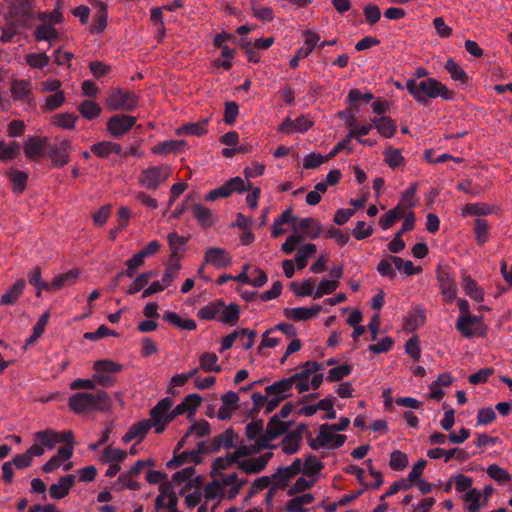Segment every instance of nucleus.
<instances>
[{"mask_svg": "<svg viewBox=\"0 0 512 512\" xmlns=\"http://www.w3.org/2000/svg\"><path fill=\"white\" fill-rule=\"evenodd\" d=\"M476 241L482 245L488 240L489 224L485 219L477 218L474 224Z\"/></svg>", "mask_w": 512, "mask_h": 512, "instance_id": "obj_59", "label": "nucleus"}, {"mask_svg": "<svg viewBox=\"0 0 512 512\" xmlns=\"http://www.w3.org/2000/svg\"><path fill=\"white\" fill-rule=\"evenodd\" d=\"M125 265L127 268L123 270V272L126 274V277L133 278L137 270L144 265V259H142L138 253H136L133 257L125 262Z\"/></svg>", "mask_w": 512, "mask_h": 512, "instance_id": "obj_63", "label": "nucleus"}, {"mask_svg": "<svg viewBox=\"0 0 512 512\" xmlns=\"http://www.w3.org/2000/svg\"><path fill=\"white\" fill-rule=\"evenodd\" d=\"M9 181L12 184V190L16 194H21L26 189L28 174L24 171L11 168L6 173Z\"/></svg>", "mask_w": 512, "mask_h": 512, "instance_id": "obj_26", "label": "nucleus"}, {"mask_svg": "<svg viewBox=\"0 0 512 512\" xmlns=\"http://www.w3.org/2000/svg\"><path fill=\"white\" fill-rule=\"evenodd\" d=\"M190 209L193 216L202 227L207 228L213 225L214 219L210 209L200 203L191 204Z\"/></svg>", "mask_w": 512, "mask_h": 512, "instance_id": "obj_29", "label": "nucleus"}, {"mask_svg": "<svg viewBox=\"0 0 512 512\" xmlns=\"http://www.w3.org/2000/svg\"><path fill=\"white\" fill-rule=\"evenodd\" d=\"M322 310V307L315 304L312 307H295L285 308L283 310L284 316L294 321H307L317 316Z\"/></svg>", "mask_w": 512, "mask_h": 512, "instance_id": "obj_16", "label": "nucleus"}, {"mask_svg": "<svg viewBox=\"0 0 512 512\" xmlns=\"http://www.w3.org/2000/svg\"><path fill=\"white\" fill-rule=\"evenodd\" d=\"M246 190L244 180L239 177H233L227 182H225L220 187L211 190L206 196V201H215L219 198H227L232 195L234 192L242 193Z\"/></svg>", "mask_w": 512, "mask_h": 512, "instance_id": "obj_8", "label": "nucleus"}, {"mask_svg": "<svg viewBox=\"0 0 512 512\" xmlns=\"http://www.w3.org/2000/svg\"><path fill=\"white\" fill-rule=\"evenodd\" d=\"M34 37L36 41H47L52 44L53 41L59 39V32L51 24L38 25L34 31Z\"/></svg>", "mask_w": 512, "mask_h": 512, "instance_id": "obj_31", "label": "nucleus"}, {"mask_svg": "<svg viewBox=\"0 0 512 512\" xmlns=\"http://www.w3.org/2000/svg\"><path fill=\"white\" fill-rule=\"evenodd\" d=\"M233 453H228L225 457H217L212 463V474L221 475V472L233 464L238 465Z\"/></svg>", "mask_w": 512, "mask_h": 512, "instance_id": "obj_50", "label": "nucleus"}, {"mask_svg": "<svg viewBox=\"0 0 512 512\" xmlns=\"http://www.w3.org/2000/svg\"><path fill=\"white\" fill-rule=\"evenodd\" d=\"M80 114L88 119L93 120L101 114V107L94 101L85 100L78 106Z\"/></svg>", "mask_w": 512, "mask_h": 512, "instance_id": "obj_45", "label": "nucleus"}, {"mask_svg": "<svg viewBox=\"0 0 512 512\" xmlns=\"http://www.w3.org/2000/svg\"><path fill=\"white\" fill-rule=\"evenodd\" d=\"M306 430L307 425L301 423L295 430L288 432L281 442L282 451L287 455L297 453L302 441L303 433Z\"/></svg>", "mask_w": 512, "mask_h": 512, "instance_id": "obj_12", "label": "nucleus"}, {"mask_svg": "<svg viewBox=\"0 0 512 512\" xmlns=\"http://www.w3.org/2000/svg\"><path fill=\"white\" fill-rule=\"evenodd\" d=\"M49 56L45 53H32L26 56L27 64L32 68L43 69L49 63Z\"/></svg>", "mask_w": 512, "mask_h": 512, "instance_id": "obj_61", "label": "nucleus"}, {"mask_svg": "<svg viewBox=\"0 0 512 512\" xmlns=\"http://www.w3.org/2000/svg\"><path fill=\"white\" fill-rule=\"evenodd\" d=\"M339 286L338 281H331L328 279H322L313 294L314 299H319L326 294H331Z\"/></svg>", "mask_w": 512, "mask_h": 512, "instance_id": "obj_60", "label": "nucleus"}, {"mask_svg": "<svg viewBox=\"0 0 512 512\" xmlns=\"http://www.w3.org/2000/svg\"><path fill=\"white\" fill-rule=\"evenodd\" d=\"M91 151L100 158H107L110 154H120L121 145L111 141H101L91 146Z\"/></svg>", "mask_w": 512, "mask_h": 512, "instance_id": "obj_28", "label": "nucleus"}, {"mask_svg": "<svg viewBox=\"0 0 512 512\" xmlns=\"http://www.w3.org/2000/svg\"><path fill=\"white\" fill-rule=\"evenodd\" d=\"M35 441L48 449H53L60 442V435L52 429L38 431L34 435Z\"/></svg>", "mask_w": 512, "mask_h": 512, "instance_id": "obj_33", "label": "nucleus"}, {"mask_svg": "<svg viewBox=\"0 0 512 512\" xmlns=\"http://www.w3.org/2000/svg\"><path fill=\"white\" fill-rule=\"evenodd\" d=\"M170 175L168 166H151L144 169L139 177V183L149 190H156Z\"/></svg>", "mask_w": 512, "mask_h": 512, "instance_id": "obj_6", "label": "nucleus"}, {"mask_svg": "<svg viewBox=\"0 0 512 512\" xmlns=\"http://www.w3.org/2000/svg\"><path fill=\"white\" fill-rule=\"evenodd\" d=\"M220 321L231 326L235 325L240 316V308L237 304L231 303L229 306L224 304L223 310L220 312Z\"/></svg>", "mask_w": 512, "mask_h": 512, "instance_id": "obj_44", "label": "nucleus"}, {"mask_svg": "<svg viewBox=\"0 0 512 512\" xmlns=\"http://www.w3.org/2000/svg\"><path fill=\"white\" fill-rule=\"evenodd\" d=\"M416 192H417V185L413 184L402 193L398 205H401V208L405 212H406V210L411 211V209L416 206V201H415Z\"/></svg>", "mask_w": 512, "mask_h": 512, "instance_id": "obj_51", "label": "nucleus"}, {"mask_svg": "<svg viewBox=\"0 0 512 512\" xmlns=\"http://www.w3.org/2000/svg\"><path fill=\"white\" fill-rule=\"evenodd\" d=\"M236 438V434L232 428L226 429L220 435L212 438L210 440L211 449L213 453H217L221 450V448L231 449L234 447V440Z\"/></svg>", "mask_w": 512, "mask_h": 512, "instance_id": "obj_22", "label": "nucleus"}, {"mask_svg": "<svg viewBox=\"0 0 512 512\" xmlns=\"http://www.w3.org/2000/svg\"><path fill=\"white\" fill-rule=\"evenodd\" d=\"M352 370V366L347 364L333 367L328 371L327 381L338 382L342 380L344 377L350 375Z\"/></svg>", "mask_w": 512, "mask_h": 512, "instance_id": "obj_54", "label": "nucleus"}, {"mask_svg": "<svg viewBox=\"0 0 512 512\" xmlns=\"http://www.w3.org/2000/svg\"><path fill=\"white\" fill-rule=\"evenodd\" d=\"M105 103L112 111H133L138 105V97L129 90L114 88L109 91Z\"/></svg>", "mask_w": 512, "mask_h": 512, "instance_id": "obj_3", "label": "nucleus"}, {"mask_svg": "<svg viewBox=\"0 0 512 512\" xmlns=\"http://www.w3.org/2000/svg\"><path fill=\"white\" fill-rule=\"evenodd\" d=\"M20 154V145L16 141H11L8 144L0 140V160L3 162L13 160Z\"/></svg>", "mask_w": 512, "mask_h": 512, "instance_id": "obj_42", "label": "nucleus"}, {"mask_svg": "<svg viewBox=\"0 0 512 512\" xmlns=\"http://www.w3.org/2000/svg\"><path fill=\"white\" fill-rule=\"evenodd\" d=\"M28 281L30 285L37 289V296L40 295L41 290H50V283L41 279V271L39 268H35L28 273Z\"/></svg>", "mask_w": 512, "mask_h": 512, "instance_id": "obj_56", "label": "nucleus"}, {"mask_svg": "<svg viewBox=\"0 0 512 512\" xmlns=\"http://www.w3.org/2000/svg\"><path fill=\"white\" fill-rule=\"evenodd\" d=\"M444 67L454 81H459L461 84H466L468 82L469 78L467 73L454 61L453 58H449Z\"/></svg>", "mask_w": 512, "mask_h": 512, "instance_id": "obj_41", "label": "nucleus"}, {"mask_svg": "<svg viewBox=\"0 0 512 512\" xmlns=\"http://www.w3.org/2000/svg\"><path fill=\"white\" fill-rule=\"evenodd\" d=\"M201 462L202 457L192 452V450H189L174 454L173 458L166 463V466L169 469H175L184 465L185 463H194L195 465H198Z\"/></svg>", "mask_w": 512, "mask_h": 512, "instance_id": "obj_25", "label": "nucleus"}, {"mask_svg": "<svg viewBox=\"0 0 512 512\" xmlns=\"http://www.w3.org/2000/svg\"><path fill=\"white\" fill-rule=\"evenodd\" d=\"M75 484V476L73 474H68L61 477L57 483H54L49 488V495L51 498L59 500L66 497L70 489Z\"/></svg>", "mask_w": 512, "mask_h": 512, "instance_id": "obj_17", "label": "nucleus"}, {"mask_svg": "<svg viewBox=\"0 0 512 512\" xmlns=\"http://www.w3.org/2000/svg\"><path fill=\"white\" fill-rule=\"evenodd\" d=\"M420 90L424 98H437L441 97L446 101H452L455 98V93L449 90L444 84L434 78H427L420 81ZM428 101V99H426Z\"/></svg>", "mask_w": 512, "mask_h": 512, "instance_id": "obj_7", "label": "nucleus"}, {"mask_svg": "<svg viewBox=\"0 0 512 512\" xmlns=\"http://www.w3.org/2000/svg\"><path fill=\"white\" fill-rule=\"evenodd\" d=\"M173 405V400L170 397L161 399L151 410L150 416L151 424L155 427V432L160 434L164 432L166 425L169 422L165 421L163 414H165Z\"/></svg>", "mask_w": 512, "mask_h": 512, "instance_id": "obj_11", "label": "nucleus"}, {"mask_svg": "<svg viewBox=\"0 0 512 512\" xmlns=\"http://www.w3.org/2000/svg\"><path fill=\"white\" fill-rule=\"evenodd\" d=\"M11 94L15 100H25L31 95V82L29 80H14L11 85Z\"/></svg>", "mask_w": 512, "mask_h": 512, "instance_id": "obj_34", "label": "nucleus"}, {"mask_svg": "<svg viewBox=\"0 0 512 512\" xmlns=\"http://www.w3.org/2000/svg\"><path fill=\"white\" fill-rule=\"evenodd\" d=\"M169 247L171 250L170 260H179V252L184 250L185 244L188 242L187 237L178 235L177 232H171L167 236Z\"/></svg>", "mask_w": 512, "mask_h": 512, "instance_id": "obj_32", "label": "nucleus"}, {"mask_svg": "<svg viewBox=\"0 0 512 512\" xmlns=\"http://www.w3.org/2000/svg\"><path fill=\"white\" fill-rule=\"evenodd\" d=\"M272 457V452H266L257 458H250L239 461L238 468L247 474H258L266 468Z\"/></svg>", "mask_w": 512, "mask_h": 512, "instance_id": "obj_14", "label": "nucleus"}, {"mask_svg": "<svg viewBox=\"0 0 512 512\" xmlns=\"http://www.w3.org/2000/svg\"><path fill=\"white\" fill-rule=\"evenodd\" d=\"M136 123V117L127 114H116L107 121V131L114 138L127 133Z\"/></svg>", "mask_w": 512, "mask_h": 512, "instance_id": "obj_10", "label": "nucleus"}, {"mask_svg": "<svg viewBox=\"0 0 512 512\" xmlns=\"http://www.w3.org/2000/svg\"><path fill=\"white\" fill-rule=\"evenodd\" d=\"M8 28L3 30L4 39L11 40L16 33V28L29 29L33 25V0H16L10 6L8 17Z\"/></svg>", "mask_w": 512, "mask_h": 512, "instance_id": "obj_2", "label": "nucleus"}, {"mask_svg": "<svg viewBox=\"0 0 512 512\" xmlns=\"http://www.w3.org/2000/svg\"><path fill=\"white\" fill-rule=\"evenodd\" d=\"M47 139L39 136L30 137L24 144V153L29 159H38L43 156Z\"/></svg>", "mask_w": 512, "mask_h": 512, "instance_id": "obj_20", "label": "nucleus"}, {"mask_svg": "<svg viewBox=\"0 0 512 512\" xmlns=\"http://www.w3.org/2000/svg\"><path fill=\"white\" fill-rule=\"evenodd\" d=\"M26 282L24 279H18L12 287H10L6 293L1 297V305H13L24 291Z\"/></svg>", "mask_w": 512, "mask_h": 512, "instance_id": "obj_30", "label": "nucleus"}, {"mask_svg": "<svg viewBox=\"0 0 512 512\" xmlns=\"http://www.w3.org/2000/svg\"><path fill=\"white\" fill-rule=\"evenodd\" d=\"M200 368L205 372H221L222 368L217 364L218 356L213 352H204L199 359Z\"/></svg>", "mask_w": 512, "mask_h": 512, "instance_id": "obj_40", "label": "nucleus"}, {"mask_svg": "<svg viewBox=\"0 0 512 512\" xmlns=\"http://www.w3.org/2000/svg\"><path fill=\"white\" fill-rule=\"evenodd\" d=\"M404 216L405 211L401 208V205H397L380 218L379 224L383 230H387L391 228L397 220Z\"/></svg>", "mask_w": 512, "mask_h": 512, "instance_id": "obj_39", "label": "nucleus"}, {"mask_svg": "<svg viewBox=\"0 0 512 512\" xmlns=\"http://www.w3.org/2000/svg\"><path fill=\"white\" fill-rule=\"evenodd\" d=\"M232 259L228 252L219 247H210L204 255V264L213 265L216 268H225L231 265Z\"/></svg>", "mask_w": 512, "mask_h": 512, "instance_id": "obj_15", "label": "nucleus"}, {"mask_svg": "<svg viewBox=\"0 0 512 512\" xmlns=\"http://www.w3.org/2000/svg\"><path fill=\"white\" fill-rule=\"evenodd\" d=\"M202 402V398L200 395L196 393H192L187 395L182 402H180V406H183L184 412L188 413V419H192V416L195 414L197 408L200 406Z\"/></svg>", "mask_w": 512, "mask_h": 512, "instance_id": "obj_48", "label": "nucleus"}, {"mask_svg": "<svg viewBox=\"0 0 512 512\" xmlns=\"http://www.w3.org/2000/svg\"><path fill=\"white\" fill-rule=\"evenodd\" d=\"M317 252L315 244L307 243L301 246L296 253V265L299 270L307 266L308 259Z\"/></svg>", "mask_w": 512, "mask_h": 512, "instance_id": "obj_38", "label": "nucleus"}, {"mask_svg": "<svg viewBox=\"0 0 512 512\" xmlns=\"http://www.w3.org/2000/svg\"><path fill=\"white\" fill-rule=\"evenodd\" d=\"M264 432V422L261 419L253 420L245 427V435L250 441L260 437Z\"/></svg>", "mask_w": 512, "mask_h": 512, "instance_id": "obj_55", "label": "nucleus"}, {"mask_svg": "<svg viewBox=\"0 0 512 512\" xmlns=\"http://www.w3.org/2000/svg\"><path fill=\"white\" fill-rule=\"evenodd\" d=\"M94 369L97 371L93 375L95 384L112 387L116 381L113 375L121 372L123 365L111 360H97L94 362Z\"/></svg>", "mask_w": 512, "mask_h": 512, "instance_id": "obj_4", "label": "nucleus"}, {"mask_svg": "<svg viewBox=\"0 0 512 512\" xmlns=\"http://www.w3.org/2000/svg\"><path fill=\"white\" fill-rule=\"evenodd\" d=\"M223 308L224 301L219 299L200 308L197 312V316L203 320H213L220 314Z\"/></svg>", "mask_w": 512, "mask_h": 512, "instance_id": "obj_36", "label": "nucleus"}, {"mask_svg": "<svg viewBox=\"0 0 512 512\" xmlns=\"http://www.w3.org/2000/svg\"><path fill=\"white\" fill-rule=\"evenodd\" d=\"M488 476L499 483L510 481L511 475L497 464H491L486 470Z\"/></svg>", "mask_w": 512, "mask_h": 512, "instance_id": "obj_58", "label": "nucleus"}, {"mask_svg": "<svg viewBox=\"0 0 512 512\" xmlns=\"http://www.w3.org/2000/svg\"><path fill=\"white\" fill-rule=\"evenodd\" d=\"M294 382L292 380V377H288L285 379H282L278 382L273 383L272 385L265 387V393L268 396H282L287 395L286 393L292 389Z\"/></svg>", "mask_w": 512, "mask_h": 512, "instance_id": "obj_35", "label": "nucleus"}, {"mask_svg": "<svg viewBox=\"0 0 512 512\" xmlns=\"http://www.w3.org/2000/svg\"><path fill=\"white\" fill-rule=\"evenodd\" d=\"M324 465L320 462L314 455L309 454L304 463L303 474L312 477L317 475L322 469Z\"/></svg>", "mask_w": 512, "mask_h": 512, "instance_id": "obj_53", "label": "nucleus"}, {"mask_svg": "<svg viewBox=\"0 0 512 512\" xmlns=\"http://www.w3.org/2000/svg\"><path fill=\"white\" fill-rule=\"evenodd\" d=\"M151 427L152 424L149 419L138 421L129 428L123 436L122 441L124 443H129L130 441L137 439V441L140 442L145 438Z\"/></svg>", "mask_w": 512, "mask_h": 512, "instance_id": "obj_19", "label": "nucleus"}, {"mask_svg": "<svg viewBox=\"0 0 512 512\" xmlns=\"http://www.w3.org/2000/svg\"><path fill=\"white\" fill-rule=\"evenodd\" d=\"M426 316L423 309L416 308L412 312H410L406 322L405 329L409 331H414L418 329L425 323Z\"/></svg>", "mask_w": 512, "mask_h": 512, "instance_id": "obj_47", "label": "nucleus"}, {"mask_svg": "<svg viewBox=\"0 0 512 512\" xmlns=\"http://www.w3.org/2000/svg\"><path fill=\"white\" fill-rule=\"evenodd\" d=\"M314 279H307L301 285L297 282L290 283V289L299 297L312 296L314 294Z\"/></svg>", "mask_w": 512, "mask_h": 512, "instance_id": "obj_52", "label": "nucleus"}, {"mask_svg": "<svg viewBox=\"0 0 512 512\" xmlns=\"http://www.w3.org/2000/svg\"><path fill=\"white\" fill-rule=\"evenodd\" d=\"M322 369L323 366L316 361L305 362L301 367V371L291 376L298 393L302 394L308 391L310 389L309 377Z\"/></svg>", "mask_w": 512, "mask_h": 512, "instance_id": "obj_9", "label": "nucleus"}, {"mask_svg": "<svg viewBox=\"0 0 512 512\" xmlns=\"http://www.w3.org/2000/svg\"><path fill=\"white\" fill-rule=\"evenodd\" d=\"M69 408L76 414L106 411L111 406V400L104 390H96L95 393L76 392L68 399Z\"/></svg>", "mask_w": 512, "mask_h": 512, "instance_id": "obj_1", "label": "nucleus"}, {"mask_svg": "<svg viewBox=\"0 0 512 512\" xmlns=\"http://www.w3.org/2000/svg\"><path fill=\"white\" fill-rule=\"evenodd\" d=\"M385 161L391 168H396L404 162L400 150L389 147L384 151Z\"/></svg>", "mask_w": 512, "mask_h": 512, "instance_id": "obj_62", "label": "nucleus"}, {"mask_svg": "<svg viewBox=\"0 0 512 512\" xmlns=\"http://www.w3.org/2000/svg\"><path fill=\"white\" fill-rule=\"evenodd\" d=\"M303 464L300 458L294 459L291 465L287 467H279L276 470V476H280L281 474H284V481H289L294 476H296L298 473H303Z\"/></svg>", "mask_w": 512, "mask_h": 512, "instance_id": "obj_49", "label": "nucleus"}, {"mask_svg": "<svg viewBox=\"0 0 512 512\" xmlns=\"http://www.w3.org/2000/svg\"><path fill=\"white\" fill-rule=\"evenodd\" d=\"M389 465L392 470L401 471L407 467L408 457L404 452L395 450L390 455Z\"/></svg>", "mask_w": 512, "mask_h": 512, "instance_id": "obj_57", "label": "nucleus"}, {"mask_svg": "<svg viewBox=\"0 0 512 512\" xmlns=\"http://www.w3.org/2000/svg\"><path fill=\"white\" fill-rule=\"evenodd\" d=\"M180 269L181 265L179 262H175L166 268L165 273L160 281L164 289L172 284Z\"/></svg>", "mask_w": 512, "mask_h": 512, "instance_id": "obj_64", "label": "nucleus"}, {"mask_svg": "<svg viewBox=\"0 0 512 512\" xmlns=\"http://www.w3.org/2000/svg\"><path fill=\"white\" fill-rule=\"evenodd\" d=\"M463 289L465 293L476 300L477 302H482L484 300V292L478 286L477 282L473 280L469 275L463 277L462 282Z\"/></svg>", "mask_w": 512, "mask_h": 512, "instance_id": "obj_37", "label": "nucleus"}, {"mask_svg": "<svg viewBox=\"0 0 512 512\" xmlns=\"http://www.w3.org/2000/svg\"><path fill=\"white\" fill-rule=\"evenodd\" d=\"M239 337L241 339H243L244 337H248V342L243 344V348L245 350H249L254 345L256 332L254 330H249L247 328H242V329L233 331L231 334H229L223 338L222 343H221L220 352L222 353L223 351L230 349L233 346L236 339Z\"/></svg>", "mask_w": 512, "mask_h": 512, "instance_id": "obj_13", "label": "nucleus"}, {"mask_svg": "<svg viewBox=\"0 0 512 512\" xmlns=\"http://www.w3.org/2000/svg\"><path fill=\"white\" fill-rule=\"evenodd\" d=\"M207 123L208 119H204L197 123H188L181 127L177 133L185 135L202 136L207 133Z\"/></svg>", "mask_w": 512, "mask_h": 512, "instance_id": "obj_46", "label": "nucleus"}, {"mask_svg": "<svg viewBox=\"0 0 512 512\" xmlns=\"http://www.w3.org/2000/svg\"><path fill=\"white\" fill-rule=\"evenodd\" d=\"M79 275L77 270H70L64 274H60L52 280L50 283V290H58L66 285H71L75 282Z\"/></svg>", "mask_w": 512, "mask_h": 512, "instance_id": "obj_43", "label": "nucleus"}, {"mask_svg": "<svg viewBox=\"0 0 512 512\" xmlns=\"http://www.w3.org/2000/svg\"><path fill=\"white\" fill-rule=\"evenodd\" d=\"M297 226L301 231H303L304 237H308L310 239H317L323 230V226L320 221L311 217L300 219Z\"/></svg>", "mask_w": 512, "mask_h": 512, "instance_id": "obj_23", "label": "nucleus"}, {"mask_svg": "<svg viewBox=\"0 0 512 512\" xmlns=\"http://www.w3.org/2000/svg\"><path fill=\"white\" fill-rule=\"evenodd\" d=\"M372 123L374 124L377 132L385 138H392L397 130L395 121L390 117L381 116L379 118H374L372 119Z\"/></svg>", "mask_w": 512, "mask_h": 512, "instance_id": "obj_27", "label": "nucleus"}, {"mask_svg": "<svg viewBox=\"0 0 512 512\" xmlns=\"http://www.w3.org/2000/svg\"><path fill=\"white\" fill-rule=\"evenodd\" d=\"M437 279L445 299L453 301L457 295V286L455 281L450 277V274L446 271H440L437 275Z\"/></svg>", "mask_w": 512, "mask_h": 512, "instance_id": "obj_24", "label": "nucleus"}, {"mask_svg": "<svg viewBox=\"0 0 512 512\" xmlns=\"http://www.w3.org/2000/svg\"><path fill=\"white\" fill-rule=\"evenodd\" d=\"M291 424L290 421L286 422L279 419V415H273L269 419L264 433L268 436V440H274L286 433Z\"/></svg>", "mask_w": 512, "mask_h": 512, "instance_id": "obj_21", "label": "nucleus"}, {"mask_svg": "<svg viewBox=\"0 0 512 512\" xmlns=\"http://www.w3.org/2000/svg\"><path fill=\"white\" fill-rule=\"evenodd\" d=\"M70 142L63 140L58 144L50 146L49 157L52 160V164L55 167H63L69 162L68 149Z\"/></svg>", "mask_w": 512, "mask_h": 512, "instance_id": "obj_18", "label": "nucleus"}, {"mask_svg": "<svg viewBox=\"0 0 512 512\" xmlns=\"http://www.w3.org/2000/svg\"><path fill=\"white\" fill-rule=\"evenodd\" d=\"M335 432L331 428H325V424H322L317 437L308 440L309 446L313 450H318L320 447H331L333 449L341 447L346 441V436L335 434Z\"/></svg>", "mask_w": 512, "mask_h": 512, "instance_id": "obj_5", "label": "nucleus"}]
</instances>
